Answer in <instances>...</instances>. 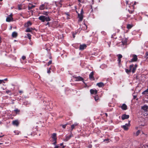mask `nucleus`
Wrapping results in <instances>:
<instances>
[{
	"label": "nucleus",
	"instance_id": "obj_7",
	"mask_svg": "<svg viewBox=\"0 0 148 148\" xmlns=\"http://www.w3.org/2000/svg\"><path fill=\"white\" fill-rule=\"evenodd\" d=\"M129 117V116L128 115H126L124 114L122 116V119L123 120H124L125 119H127Z\"/></svg>",
	"mask_w": 148,
	"mask_h": 148
},
{
	"label": "nucleus",
	"instance_id": "obj_33",
	"mask_svg": "<svg viewBox=\"0 0 148 148\" xmlns=\"http://www.w3.org/2000/svg\"><path fill=\"white\" fill-rule=\"evenodd\" d=\"M83 13H84V12H83V9H82L81 12V13L80 14L83 15Z\"/></svg>",
	"mask_w": 148,
	"mask_h": 148
},
{
	"label": "nucleus",
	"instance_id": "obj_48",
	"mask_svg": "<svg viewBox=\"0 0 148 148\" xmlns=\"http://www.w3.org/2000/svg\"><path fill=\"white\" fill-rule=\"evenodd\" d=\"M4 80H5V81H7V78H5V79H4Z\"/></svg>",
	"mask_w": 148,
	"mask_h": 148
},
{
	"label": "nucleus",
	"instance_id": "obj_21",
	"mask_svg": "<svg viewBox=\"0 0 148 148\" xmlns=\"http://www.w3.org/2000/svg\"><path fill=\"white\" fill-rule=\"evenodd\" d=\"M32 30V29L31 28H27L26 29L25 32H30Z\"/></svg>",
	"mask_w": 148,
	"mask_h": 148
},
{
	"label": "nucleus",
	"instance_id": "obj_28",
	"mask_svg": "<svg viewBox=\"0 0 148 148\" xmlns=\"http://www.w3.org/2000/svg\"><path fill=\"white\" fill-rule=\"evenodd\" d=\"M146 92H148V89L146 90L144 92H142V94L143 95H145V94Z\"/></svg>",
	"mask_w": 148,
	"mask_h": 148
},
{
	"label": "nucleus",
	"instance_id": "obj_43",
	"mask_svg": "<svg viewBox=\"0 0 148 148\" xmlns=\"http://www.w3.org/2000/svg\"><path fill=\"white\" fill-rule=\"evenodd\" d=\"M58 146L56 145L55 146V147H54V148H58Z\"/></svg>",
	"mask_w": 148,
	"mask_h": 148
},
{
	"label": "nucleus",
	"instance_id": "obj_40",
	"mask_svg": "<svg viewBox=\"0 0 148 148\" xmlns=\"http://www.w3.org/2000/svg\"><path fill=\"white\" fill-rule=\"evenodd\" d=\"M54 141V143H53V144L54 145H55L56 143V140H55V141Z\"/></svg>",
	"mask_w": 148,
	"mask_h": 148
},
{
	"label": "nucleus",
	"instance_id": "obj_55",
	"mask_svg": "<svg viewBox=\"0 0 148 148\" xmlns=\"http://www.w3.org/2000/svg\"><path fill=\"white\" fill-rule=\"evenodd\" d=\"M78 1L79 2H80V0H78Z\"/></svg>",
	"mask_w": 148,
	"mask_h": 148
},
{
	"label": "nucleus",
	"instance_id": "obj_24",
	"mask_svg": "<svg viewBox=\"0 0 148 148\" xmlns=\"http://www.w3.org/2000/svg\"><path fill=\"white\" fill-rule=\"evenodd\" d=\"M94 99H95V101H98L99 99V97L97 95L95 96L94 97Z\"/></svg>",
	"mask_w": 148,
	"mask_h": 148
},
{
	"label": "nucleus",
	"instance_id": "obj_49",
	"mask_svg": "<svg viewBox=\"0 0 148 148\" xmlns=\"http://www.w3.org/2000/svg\"><path fill=\"white\" fill-rule=\"evenodd\" d=\"M19 92L20 93H22L23 92L22 91H19Z\"/></svg>",
	"mask_w": 148,
	"mask_h": 148
},
{
	"label": "nucleus",
	"instance_id": "obj_13",
	"mask_svg": "<svg viewBox=\"0 0 148 148\" xmlns=\"http://www.w3.org/2000/svg\"><path fill=\"white\" fill-rule=\"evenodd\" d=\"M93 73L92 72H91L89 75V78L91 80H93L94 79V78L93 76Z\"/></svg>",
	"mask_w": 148,
	"mask_h": 148
},
{
	"label": "nucleus",
	"instance_id": "obj_29",
	"mask_svg": "<svg viewBox=\"0 0 148 148\" xmlns=\"http://www.w3.org/2000/svg\"><path fill=\"white\" fill-rule=\"evenodd\" d=\"M71 135H69V136H66V140L67 141L68 140H69L71 137Z\"/></svg>",
	"mask_w": 148,
	"mask_h": 148
},
{
	"label": "nucleus",
	"instance_id": "obj_46",
	"mask_svg": "<svg viewBox=\"0 0 148 148\" xmlns=\"http://www.w3.org/2000/svg\"><path fill=\"white\" fill-rule=\"evenodd\" d=\"M1 37H0V43H1Z\"/></svg>",
	"mask_w": 148,
	"mask_h": 148
},
{
	"label": "nucleus",
	"instance_id": "obj_14",
	"mask_svg": "<svg viewBox=\"0 0 148 148\" xmlns=\"http://www.w3.org/2000/svg\"><path fill=\"white\" fill-rule=\"evenodd\" d=\"M76 79L75 81H82L83 80V78L80 77H75Z\"/></svg>",
	"mask_w": 148,
	"mask_h": 148
},
{
	"label": "nucleus",
	"instance_id": "obj_41",
	"mask_svg": "<svg viewBox=\"0 0 148 148\" xmlns=\"http://www.w3.org/2000/svg\"><path fill=\"white\" fill-rule=\"evenodd\" d=\"M6 92L7 93H8L9 92H10V91L9 90H7L6 91Z\"/></svg>",
	"mask_w": 148,
	"mask_h": 148
},
{
	"label": "nucleus",
	"instance_id": "obj_15",
	"mask_svg": "<svg viewBox=\"0 0 148 148\" xmlns=\"http://www.w3.org/2000/svg\"><path fill=\"white\" fill-rule=\"evenodd\" d=\"M97 85L99 87H102L104 85V84L102 82H99V83H97Z\"/></svg>",
	"mask_w": 148,
	"mask_h": 148
},
{
	"label": "nucleus",
	"instance_id": "obj_17",
	"mask_svg": "<svg viewBox=\"0 0 148 148\" xmlns=\"http://www.w3.org/2000/svg\"><path fill=\"white\" fill-rule=\"evenodd\" d=\"M17 33L16 32H13L12 34V36L14 38H16L17 36Z\"/></svg>",
	"mask_w": 148,
	"mask_h": 148
},
{
	"label": "nucleus",
	"instance_id": "obj_42",
	"mask_svg": "<svg viewBox=\"0 0 148 148\" xmlns=\"http://www.w3.org/2000/svg\"><path fill=\"white\" fill-rule=\"evenodd\" d=\"M50 72H51V71H50V70H48V71H47V73H50Z\"/></svg>",
	"mask_w": 148,
	"mask_h": 148
},
{
	"label": "nucleus",
	"instance_id": "obj_2",
	"mask_svg": "<svg viewBox=\"0 0 148 148\" xmlns=\"http://www.w3.org/2000/svg\"><path fill=\"white\" fill-rule=\"evenodd\" d=\"M13 15L11 14L8 16L6 18V21L7 22H10L13 21V18H12Z\"/></svg>",
	"mask_w": 148,
	"mask_h": 148
},
{
	"label": "nucleus",
	"instance_id": "obj_9",
	"mask_svg": "<svg viewBox=\"0 0 148 148\" xmlns=\"http://www.w3.org/2000/svg\"><path fill=\"white\" fill-rule=\"evenodd\" d=\"M127 38H124L122 41V43L123 45H125L127 44Z\"/></svg>",
	"mask_w": 148,
	"mask_h": 148
},
{
	"label": "nucleus",
	"instance_id": "obj_52",
	"mask_svg": "<svg viewBox=\"0 0 148 148\" xmlns=\"http://www.w3.org/2000/svg\"><path fill=\"white\" fill-rule=\"evenodd\" d=\"M128 1H126V3H127V4H128Z\"/></svg>",
	"mask_w": 148,
	"mask_h": 148
},
{
	"label": "nucleus",
	"instance_id": "obj_19",
	"mask_svg": "<svg viewBox=\"0 0 148 148\" xmlns=\"http://www.w3.org/2000/svg\"><path fill=\"white\" fill-rule=\"evenodd\" d=\"M12 123L14 125H15L16 126H17L19 124V123L18 121L17 120L13 121L12 122Z\"/></svg>",
	"mask_w": 148,
	"mask_h": 148
},
{
	"label": "nucleus",
	"instance_id": "obj_18",
	"mask_svg": "<svg viewBox=\"0 0 148 148\" xmlns=\"http://www.w3.org/2000/svg\"><path fill=\"white\" fill-rule=\"evenodd\" d=\"M86 45H81L80 47V49L83 50L86 48Z\"/></svg>",
	"mask_w": 148,
	"mask_h": 148
},
{
	"label": "nucleus",
	"instance_id": "obj_50",
	"mask_svg": "<svg viewBox=\"0 0 148 148\" xmlns=\"http://www.w3.org/2000/svg\"><path fill=\"white\" fill-rule=\"evenodd\" d=\"M146 54L147 56L148 55V52L146 53Z\"/></svg>",
	"mask_w": 148,
	"mask_h": 148
},
{
	"label": "nucleus",
	"instance_id": "obj_10",
	"mask_svg": "<svg viewBox=\"0 0 148 148\" xmlns=\"http://www.w3.org/2000/svg\"><path fill=\"white\" fill-rule=\"evenodd\" d=\"M137 67V65L136 64H135L134 66L133 65V66L132 67V72L133 73H134L135 70H136V68Z\"/></svg>",
	"mask_w": 148,
	"mask_h": 148
},
{
	"label": "nucleus",
	"instance_id": "obj_11",
	"mask_svg": "<svg viewBox=\"0 0 148 148\" xmlns=\"http://www.w3.org/2000/svg\"><path fill=\"white\" fill-rule=\"evenodd\" d=\"M122 110H126L127 109V106L125 104H123L121 107Z\"/></svg>",
	"mask_w": 148,
	"mask_h": 148
},
{
	"label": "nucleus",
	"instance_id": "obj_5",
	"mask_svg": "<svg viewBox=\"0 0 148 148\" xmlns=\"http://www.w3.org/2000/svg\"><path fill=\"white\" fill-rule=\"evenodd\" d=\"M90 92L91 94H96L97 93L98 91L95 89H91L90 90Z\"/></svg>",
	"mask_w": 148,
	"mask_h": 148
},
{
	"label": "nucleus",
	"instance_id": "obj_4",
	"mask_svg": "<svg viewBox=\"0 0 148 148\" xmlns=\"http://www.w3.org/2000/svg\"><path fill=\"white\" fill-rule=\"evenodd\" d=\"M131 56V57H133L131 61V62H136L138 58L136 55H132Z\"/></svg>",
	"mask_w": 148,
	"mask_h": 148
},
{
	"label": "nucleus",
	"instance_id": "obj_30",
	"mask_svg": "<svg viewBox=\"0 0 148 148\" xmlns=\"http://www.w3.org/2000/svg\"><path fill=\"white\" fill-rule=\"evenodd\" d=\"M117 56L118 57V59H121L122 57V56L121 54H118Z\"/></svg>",
	"mask_w": 148,
	"mask_h": 148
},
{
	"label": "nucleus",
	"instance_id": "obj_59",
	"mask_svg": "<svg viewBox=\"0 0 148 148\" xmlns=\"http://www.w3.org/2000/svg\"><path fill=\"white\" fill-rule=\"evenodd\" d=\"M66 15H69L68 14H66Z\"/></svg>",
	"mask_w": 148,
	"mask_h": 148
},
{
	"label": "nucleus",
	"instance_id": "obj_35",
	"mask_svg": "<svg viewBox=\"0 0 148 148\" xmlns=\"http://www.w3.org/2000/svg\"><path fill=\"white\" fill-rule=\"evenodd\" d=\"M22 58L23 60H24L25 59L26 57L25 56H22Z\"/></svg>",
	"mask_w": 148,
	"mask_h": 148
},
{
	"label": "nucleus",
	"instance_id": "obj_44",
	"mask_svg": "<svg viewBox=\"0 0 148 148\" xmlns=\"http://www.w3.org/2000/svg\"><path fill=\"white\" fill-rule=\"evenodd\" d=\"M92 147V145H89V147L90 148H91V147Z\"/></svg>",
	"mask_w": 148,
	"mask_h": 148
},
{
	"label": "nucleus",
	"instance_id": "obj_57",
	"mask_svg": "<svg viewBox=\"0 0 148 148\" xmlns=\"http://www.w3.org/2000/svg\"><path fill=\"white\" fill-rule=\"evenodd\" d=\"M49 23H47V24H49Z\"/></svg>",
	"mask_w": 148,
	"mask_h": 148
},
{
	"label": "nucleus",
	"instance_id": "obj_31",
	"mask_svg": "<svg viewBox=\"0 0 148 148\" xmlns=\"http://www.w3.org/2000/svg\"><path fill=\"white\" fill-rule=\"evenodd\" d=\"M27 36L28 37V38L30 39L31 38V35L29 34H27Z\"/></svg>",
	"mask_w": 148,
	"mask_h": 148
},
{
	"label": "nucleus",
	"instance_id": "obj_27",
	"mask_svg": "<svg viewBox=\"0 0 148 148\" xmlns=\"http://www.w3.org/2000/svg\"><path fill=\"white\" fill-rule=\"evenodd\" d=\"M132 27V26L131 25L128 24L127 25V28L128 29H130Z\"/></svg>",
	"mask_w": 148,
	"mask_h": 148
},
{
	"label": "nucleus",
	"instance_id": "obj_1",
	"mask_svg": "<svg viewBox=\"0 0 148 148\" xmlns=\"http://www.w3.org/2000/svg\"><path fill=\"white\" fill-rule=\"evenodd\" d=\"M39 19L42 22H44L45 21H49L50 19L49 17H45L44 16H41L39 17Z\"/></svg>",
	"mask_w": 148,
	"mask_h": 148
},
{
	"label": "nucleus",
	"instance_id": "obj_56",
	"mask_svg": "<svg viewBox=\"0 0 148 148\" xmlns=\"http://www.w3.org/2000/svg\"><path fill=\"white\" fill-rule=\"evenodd\" d=\"M135 4H136V3H135V2L134 3V5H135Z\"/></svg>",
	"mask_w": 148,
	"mask_h": 148
},
{
	"label": "nucleus",
	"instance_id": "obj_16",
	"mask_svg": "<svg viewBox=\"0 0 148 148\" xmlns=\"http://www.w3.org/2000/svg\"><path fill=\"white\" fill-rule=\"evenodd\" d=\"M56 133H53L52 135V138L53 139V141H55L56 140Z\"/></svg>",
	"mask_w": 148,
	"mask_h": 148
},
{
	"label": "nucleus",
	"instance_id": "obj_22",
	"mask_svg": "<svg viewBox=\"0 0 148 148\" xmlns=\"http://www.w3.org/2000/svg\"><path fill=\"white\" fill-rule=\"evenodd\" d=\"M32 25V23L30 21H28L26 24L25 25L26 27H27L31 25Z\"/></svg>",
	"mask_w": 148,
	"mask_h": 148
},
{
	"label": "nucleus",
	"instance_id": "obj_34",
	"mask_svg": "<svg viewBox=\"0 0 148 148\" xmlns=\"http://www.w3.org/2000/svg\"><path fill=\"white\" fill-rule=\"evenodd\" d=\"M52 63V61L51 60L49 61L48 63V65H49L51 64Z\"/></svg>",
	"mask_w": 148,
	"mask_h": 148
},
{
	"label": "nucleus",
	"instance_id": "obj_25",
	"mask_svg": "<svg viewBox=\"0 0 148 148\" xmlns=\"http://www.w3.org/2000/svg\"><path fill=\"white\" fill-rule=\"evenodd\" d=\"M22 5L20 4H18V9L19 10H21L22 9V8H21Z\"/></svg>",
	"mask_w": 148,
	"mask_h": 148
},
{
	"label": "nucleus",
	"instance_id": "obj_51",
	"mask_svg": "<svg viewBox=\"0 0 148 148\" xmlns=\"http://www.w3.org/2000/svg\"><path fill=\"white\" fill-rule=\"evenodd\" d=\"M85 27H86V28H87V26H86V25H85Z\"/></svg>",
	"mask_w": 148,
	"mask_h": 148
},
{
	"label": "nucleus",
	"instance_id": "obj_20",
	"mask_svg": "<svg viewBox=\"0 0 148 148\" xmlns=\"http://www.w3.org/2000/svg\"><path fill=\"white\" fill-rule=\"evenodd\" d=\"M78 124L77 123H75L74 124L72 125L71 126V130H72L73 129L75 126H77L78 125Z\"/></svg>",
	"mask_w": 148,
	"mask_h": 148
},
{
	"label": "nucleus",
	"instance_id": "obj_32",
	"mask_svg": "<svg viewBox=\"0 0 148 148\" xmlns=\"http://www.w3.org/2000/svg\"><path fill=\"white\" fill-rule=\"evenodd\" d=\"M35 7V6L34 5H32L31 6H29L28 7V8L29 9H32L33 8H34Z\"/></svg>",
	"mask_w": 148,
	"mask_h": 148
},
{
	"label": "nucleus",
	"instance_id": "obj_36",
	"mask_svg": "<svg viewBox=\"0 0 148 148\" xmlns=\"http://www.w3.org/2000/svg\"><path fill=\"white\" fill-rule=\"evenodd\" d=\"M66 124L63 125H62V127L63 128H65L66 127Z\"/></svg>",
	"mask_w": 148,
	"mask_h": 148
},
{
	"label": "nucleus",
	"instance_id": "obj_54",
	"mask_svg": "<svg viewBox=\"0 0 148 148\" xmlns=\"http://www.w3.org/2000/svg\"><path fill=\"white\" fill-rule=\"evenodd\" d=\"M106 115L107 116V114L106 113Z\"/></svg>",
	"mask_w": 148,
	"mask_h": 148
},
{
	"label": "nucleus",
	"instance_id": "obj_8",
	"mask_svg": "<svg viewBox=\"0 0 148 148\" xmlns=\"http://www.w3.org/2000/svg\"><path fill=\"white\" fill-rule=\"evenodd\" d=\"M141 109L145 112H147L148 109V106L147 105H145L144 106L142 107Z\"/></svg>",
	"mask_w": 148,
	"mask_h": 148
},
{
	"label": "nucleus",
	"instance_id": "obj_12",
	"mask_svg": "<svg viewBox=\"0 0 148 148\" xmlns=\"http://www.w3.org/2000/svg\"><path fill=\"white\" fill-rule=\"evenodd\" d=\"M78 17L79 19V21H82L83 18V15L82 14H80L78 13Z\"/></svg>",
	"mask_w": 148,
	"mask_h": 148
},
{
	"label": "nucleus",
	"instance_id": "obj_38",
	"mask_svg": "<svg viewBox=\"0 0 148 148\" xmlns=\"http://www.w3.org/2000/svg\"><path fill=\"white\" fill-rule=\"evenodd\" d=\"M118 61L119 62V63H120L121 62V59H118Z\"/></svg>",
	"mask_w": 148,
	"mask_h": 148
},
{
	"label": "nucleus",
	"instance_id": "obj_61",
	"mask_svg": "<svg viewBox=\"0 0 148 148\" xmlns=\"http://www.w3.org/2000/svg\"><path fill=\"white\" fill-rule=\"evenodd\" d=\"M1 123V122H0V124Z\"/></svg>",
	"mask_w": 148,
	"mask_h": 148
},
{
	"label": "nucleus",
	"instance_id": "obj_45",
	"mask_svg": "<svg viewBox=\"0 0 148 148\" xmlns=\"http://www.w3.org/2000/svg\"><path fill=\"white\" fill-rule=\"evenodd\" d=\"M3 80V82H2V83H5V82H4V80L3 79H2Z\"/></svg>",
	"mask_w": 148,
	"mask_h": 148
},
{
	"label": "nucleus",
	"instance_id": "obj_58",
	"mask_svg": "<svg viewBox=\"0 0 148 148\" xmlns=\"http://www.w3.org/2000/svg\"><path fill=\"white\" fill-rule=\"evenodd\" d=\"M3 0H0V1H2Z\"/></svg>",
	"mask_w": 148,
	"mask_h": 148
},
{
	"label": "nucleus",
	"instance_id": "obj_47",
	"mask_svg": "<svg viewBox=\"0 0 148 148\" xmlns=\"http://www.w3.org/2000/svg\"><path fill=\"white\" fill-rule=\"evenodd\" d=\"M63 145V143H61L60 144V146H62Z\"/></svg>",
	"mask_w": 148,
	"mask_h": 148
},
{
	"label": "nucleus",
	"instance_id": "obj_39",
	"mask_svg": "<svg viewBox=\"0 0 148 148\" xmlns=\"http://www.w3.org/2000/svg\"><path fill=\"white\" fill-rule=\"evenodd\" d=\"M3 82V80H1L0 79V84H1Z\"/></svg>",
	"mask_w": 148,
	"mask_h": 148
},
{
	"label": "nucleus",
	"instance_id": "obj_6",
	"mask_svg": "<svg viewBox=\"0 0 148 148\" xmlns=\"http://www.w3.org/2000/svg\"><path fill=\"white\" fill-rule=\"evenodd\" d=\"M133 64L131 65L130 66V69L128 70L127 69H125V72H126V73H127L128 74H129L131 72L132 67H133Z\"/></svg>",
	"mask_w": 148,
	"mask_h": 148
},
{
	"label": "nucleus",
	"instance_id": "obj_26",
	"mask_svg": "<svg viewBox=\"0 0 148 148\" xmlns=\"http://www.w3.org/2000/svg\"><path fill=\"white\" fill-rule=\"evenodd\" d=\"M140 131L138 130L135 134V135L136 136H138L140 133Z\"/></svg>",
	"mask_w": 148,
	"mask_h": 148
},
{
	"label": "nucleus",
	"instance_id": "obj_23",
	"mask_svg": "<svg viewBox=\"0 0 148 148\" xmlns=\"http://www.w3.org/2000/svg\"><path fill=\"white\" fill-rule=\"evenodd\" d=\"M45 5L44 4H42L41 5L40 7H39V9L40 10H43L45 8L44 7Z\"/></svg>",
	"mask_w": 148,
	"mask_h": 148
},
{
	"label": "nucleus",
	"instance_id": "obj_37",
	"mask_svg": "<svg viewBox=\"0 0 148 148\" xmlns=\"http://www.w3.org/2000/svg\"><path fill=\"white\" fill-rule=\"evenodd\" d=\"M45 15H47V12H44V13H43Z\"/></svg>",
	"mask_w": 148,
	"mask_h": 148
},
{
	"label": "nucleus",
	"instance_id": "obj_53",
	"mask_svg": "<svg viewBox=\"0 0 148 148\" xmlns=\"http://www.w3.org/2000/svg\"><path fill=\"white\" fill-rule=\"evenodd\" d=\"M73 38H75V36L74 35H73Z\"/></svg>",
	"mask_w": 148,
	"mask_h": 148
},
{
	"label": "nucleus",
	"instance_id": "obj_60",
	"mask_svg": "<svg viewBox=\"0 0 148 148\" xmlns=\"http://www.w3.org/2000/svg\"><path fill=\"white\" fill-rule=\"evenodd\" d=\"M2 136H0V138Z\"/></svg>",
	"mask_w": 148,
	"mask_h": 148
},
{
	"label": "nucleus",
	"instance_id": "obj_3",
	"mask_svg": "<svg viewBox=\"0 0 148 148\" xmlns=\"http://www.w3.org/2000/svg\"><path fill=\"white\" fill-rule=\"evenodd\" d=\"M130 122L126 124L125 125H123L122 127L123 129L125 130H127L128 129V127H130Z\"/></svg>",
	"mask_w": 148,
	"mask_h": 148
}]
</instances>
